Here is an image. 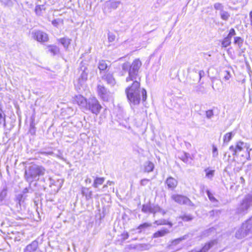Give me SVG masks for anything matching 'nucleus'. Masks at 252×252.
Instances as JSON below:
<instances>
[{
  "label": "nucleus",
  "mask_w": 252,
  "mask_h": 252,
  "mask_svg": "<svg viewBox=\"0 0 252 252\" xmlns=\"http://www.w3.org/2000/svg\"><path fill=\"white\" fill-rule=\"evenodd\" d=\"M131 85L127 87L125 90L128 100L131 106L139 104L141 95L142 100L145 101L147 99V92L145 89L140 88V80H132Z\"/></svg>",
  "instance_id": "nucleus-1"
},
{
  "label": "nucleus",
  "mask_w": 252,
  "mask_h": 252,
  "mask_svg": "<svg viewBox=\"0 0 252 252\" xmlns=\"http://www.w3.org/2000/svg\"><path fill=\"white\" fill-rule=\"evenodd\" d=\"M142 65V62L139 59H135L131 63L126 62L122 65L123 71L128 72V76L126 78V82L132 80H140L141 77L139 74L140 68Z\"/></svg>",
  "instance_id": "nucleus-2"
},
{
  "label": "nucleus",
  "mask_w": 252,
  "mask_h": 252,
  "mask_svg": "<svg viewBox=\"0 0 252 252\" xmlns=\"http://www.w3.org/2000/svg\"><path fill=\"white\" fill-rule=\"evenodd\" d=\"M46 169L42 166L37 164H32L25 171V177L28 182L38 180L39 177L43 176Z\"/></svg>",
  "instance_id": "nucleus-3"
},
{
  "label": "nucleus",
  "mask_w": 252,
  "mask_h": 252,
  "mask_svg": "<svg viewBox=\"0 0 252 252\" xmlns=\"http://www.w3.org/2000/svg\"><path fill=\"white\" fill-rule=\"evenodd\" d=\"M252 206V195L247 194L240 202L236 208V213L245 215L248 213Z\"/></svg>",
  "instance_id": "nucleus-4"
},
{
  "label": "nucleus",
  "mask_w": 252,
  "mask_h": 252,
  "mask_svg": "<svg viewBox=\"0 0 252 252\" xmlns=\"http://www.w3.org/2000/svg\"><path fill=\"white\" fill-rule=\"evenodd\" d=\"M229 150L233 152L232 155L236 156L240 152H245L249 157H250V152L252 150L250 145L241 141L237 142L234 145H232L229 147Z\"/></svg>",
  "instance_id": "nucleus-5"
},
{
  "label": "nucleus",
  "mask_w": 252,
  "mask_h": 252,
  "mask_svg": "<svg viewBox=\"0 0 252 252\" xmlns=\"http://www.w3.org/2000/svg\"><path fill=\"white\" fill-rule=\"evenodd\" d=\"M97 92L98 96L104 101H108L112 97V93L102 85H97Z\"/></svg>",
  "instance_id": "nucleus-6"
},
{
  "label": "nucleus",
  "mask_w": 252,
  "mask_h": 252,
  "mask_svg": "<svg viewBox=\"0 0 252 252\" xmlns=\"http://www.w3.org/2000/svg\"><path fill=\"white\" fill-rule=\"evenodd\" d=\"M101 109V106L96 98L93 97L89 99L87 110H90L93 113L97 114Z\"/></svg>",
  "instance_id": "nucleus-7"
},
{
  "label": "nucleus",
  "mask_w": 252,
  "mask_h": 252,
  "mask_svg": "<svg viewBox=\"0 0 252 252\" xmlns=\"http://www.w3.org/2000/svg\"><path fill=\"white\" fill-rule=\"evenodd\" d=\"M171 197L173 200L179 204H185L189 206H193V203L189 198L185 196L174 194L171 195Z\"/></svg>",
  "instance_id": "nucleus-8"
},
{
  "label": "nucleus",
  "mask_w": 252,
  "mask_h": 252,
  "mask_svg": "<svg viewBox=\"0 0 252 252\" xmlns=\"http://www.w3.org/2000/svg\"><path fill=\"white\" fill-rule=\"evenodd\" d=\"M73 103L77 104L80 108L87 110L88 108V101L83 95L78 94L73 97Z\"/></svg>",
  "instance_id": "nucleus-9"
},
{
  "label": "nucleus",
  "mask_w": 252,
  "mask_h": 252,
  "mask_svg": "<svg viewBox=\"0 0 252 252\" xmlns=\"http://www.w3.org/2000/svg\"><path fill=\"white\" fill-rule=\"evenodd\" d=\"M32 38L40 42H47L49 38L47 33L40 31H34L32 33Z\"/></svg>",
  "instance_id": "nucleus-10"
},
{
  "label": "nucleus",
  "mask_w": 252,
  "mask_h": 252,
  "mask_svg": "<svg viewBox=\"0 0 252 252\" xmlns=\"http://www.w3.org/2000/svg\"><path fill=\"white\" fill-rule=\"evenodd\" d=\"M50 187L53 189L55 191H58L61 188L63 181V179H57L50 178Z\"/></svg>",
  "instance_id": "nucleus-11"
},
{
  "label": "nucleus",
  "mask_w": 252,
  "mask_h": 252,
  "mask_svg": "<svg viewBox=\"0 0 252 252\" xmlns=\"http://www.w3.org/2000/svg\"><path fill=\"white\" fill-rule=\"evenodd\" d=\"M102 79L106 81L107 83L111 86H114L116 84V80L112 73H107L102 77Z\"/></svg>",
  "instance_id": "nucleus-12"
},
{
  "label": "nucleus",
  "mask_w": 252,
  "mask_h": 252,
  "mask_svg": "<svg viewBox=\"0 0 252 252\" xmlns=\"http://www.w3.org/2000/svg\"><path fill=\"white\" fill-rule=\"evenodd\" d=\"M249 234V233L246 230L245 228H243V226L242 224L241 226L236 230L235 237L237 239H241L245 238Z\"/></svg>",
  "instance_id": "nucleus-13"
},
{
  "label": "nucleus",
  "mask_w": 252,
  "mask_h": 252,
  "mask_svg": "<svg viewBox=\"0 0 252 252\" xmlns=\"http://www.w3.org/2000/svg\"><path fill=\"white\" fill-rule=\"evenodd\" d=\"M165 183L168 189H173L177 187L178 182L174 178L170 177L166 179Z\"/></svg>",
  "instance_id": "nucleus-14"
},
{
  "label": "nucleus",
  "mask_w": 252,
  "mask_h": 252,
  "mask_svg": "<svg viewBox=\"0 0 252 252\" xmlns=\"http://www.w3.org/2000/svg\"><path fill=\"white\" fill-rule=\"evenodd\" d=\"M169 233V230L168 229L163 228L154 233L153 238H159L163 237Z\"/></svg>",
  "instance_id": "nucleus-15"
},
{
  "label": "nucleus",
  "mask_w": 252,
  "mask_h": 252,
  "mask_svg": "<svg viewBox=\"0 0 252 252\" xmlns=\"http://www.w3.org/2000/svg\"><path fill=\"white\" fill-rule=\"evenodd\" d=\"M249 234L252 233V217L242 224Z\"/></svg>",
  "instance_id": "nucleus-16"
},
{
  "label": "nucleus",
  "mask_w": 252,
  "mask_h": 252,
  "mask_svg": "<svg viewBox=\"0 0 252 252\" xmlns=\"http://www.w3.org/2000/svg\"><path fill=\"white\" fill-rule=\"evenodd\" d=\"M38 247L37 241H33L31 244L28 245L25 250L24 252H34Z\"/></svg>",
  "instance_id": "nucleus-17"
},
{
  "label": "nucleus",
  "mask_w": 252,
  "mask_h": 252,
  "mask_svg": "<svg viewBox=\"0 0 252 252\" xmlns=\"http://www.w3.org/2000/svg\"><path fill=\"white\" fill-rule=\"evenodd\" d=\"M88 78V72H86L85 69L83 70L81 74L80 77L78 79V83L81 87H83L85 82L87 81Z\"/></svg>",
  "instance_id": "nucleus-18"
},
{
  "label": "nucleus",
  "mask_w": 252,
  "mask_h": 252,
  "mask_svg": "<svg viewBox=\"0 0 252 252\" xmlns=\"http://www.w3.org/2000/svg\"><path fill=\"white\" fill-rule=\"evenodd\" d=\"M82 194L85 196L87 200H89L92 198V191L90 190L89 188L83 187L81 190Z\"/></svg>",
  "instance_id": "nucleus-19"
},
{
  "label": "nucleus",
  "mask_w": 252,
  "mask_h": 252,
  "mask_svg": "<svg viewBox=\"0 0 252 252\" xmlns=\"http://www.w3.org/2000/svg\"><path fill=\"white\" fill-rule=\"evenodd\" d=\"M234 134L235 133L233 132H230L225 134L223 137V143L227 144L228 142L232 139Z\"/></svg>",
  "instance_id": "nucleus-20"
},
{
  "label": "nucleus",
  "mask_w": 252,
  "mask_h": 252,
  "mask_svg": "<svg viewBox=\"0 0 252 252\" xmlns=\"http://www.w3.org/2000/svg\"><path fill=\"white\" fill-rule=\"evenodd\" d=\"M216 243V241H212L206 244L199 252H207L211 247Z\"/></svg>",
  "instance_id": "nucleus-21"
},
{
  "label": "nucleus",
  "mask_w": 252,
  "mask_h": 252,
  "mask_svg": "<svg viewBox=\"0 0 252 252\" xmlns=\"http://www.w3.org/2000/svg\"><path fill=\"white\" fill-rule=\"evenodd\" d=\"M154 168V165L152 162L147 161L145 163L144 169L146 172H151L153 170Z\"/></svg>",
  "instance_id": "nucleus-22"
},
{
  "label": "nucleus",
  "mask_w": 252,
  "mask_h": 252,
  "mask_svg": "<svg viewBox=\"0 0 252 252\" xmlns=\"http://www.w3.org/2000/svg\"><path fill=\"white\" fill-rule=\"evenodd\" d=\"M58 40L65 49H67L69 45L70 44V39L67 38H62L59 39Z\"/></svg>",
  "instance_id": "nucleus-23"
},
{
  "label": "nucleus",
  "mask_w": 252,
  "mask_h": 252,
  "mask_svg": "<svg viewBox=\"0 0 252 252\" xmlns=\"http://www.w3.org/2000/svg\"><path fill=\"white\" fill-rule=\"evenodd\" d=\"M104 182V178L103 177H96L93 183V186L94 188H97L99 185H102Z\"/></svg>",
  "instance_id": "nucleus-24"
},
{
  "label": "nucleus",
  "mask_w": 252,
  "mask_h": 252,
  "mask_svg": "<svg viewBox=\"0 0 252 252\" xmlns=\"http://www.w3.org/2000/svg\"><path fill=\"white\" fill-rule=\"evenodd\" d=\"M48 51L52 53L53 55H55L59 53V48L55 45H49L47 46Z\"/></svg>",
  "instance_id": "nucleus-25"
},
{
  "label": "nucleus",
  "mask_w": 252,
  "mask_h": 252,
  "mask_svg": "<svg viewBox=\"0 0 252 252\" xmlns=\"http://www.w3.org/2000/svg\"><path fill=\"white\" fill-rule=\"evenodd\" d=\"M154 223L157 224L158 225H168L170 226V227H171L173 225L172 223H171V222H169L167 220L164 219L156 220L155 221Z\"/></svg>",
  "instance_id": "nucleus-26"
},
{
  "label": "nucleus",
  "mask_w": 252,
  "mask_h": 252,
  "mask_svg": "<svg viewBox=\"0 0 252 252\" xmlns=\"http://www.w3.org/2000/svg\"><path fill=\"white\" fill-rule=\"evenodd\" d=\"M121 1L118 0H111L108 2L109 7L113 9L117 8L120 5Z\"/></svg>",
  "instance_id": "nucleus-27"
},
{
  "label": "nucleus",
  "mask_w": 252,
  "mask_h": 252,
  "mask_svg": "<svg viewBox=\"0 0 252 252\" xmlns=\"http://www.w3.org/2000/svg\"><path fill=\"white\" fill-rule=\"evenodd\" d=\"M214 7L215 10H218L220 13H222L224 11V5L220 2H216L214 4Z\"/></svg>",
  "instance_id": "nucleus-28"
},
{
  "label": "nucleus",
  "mask_w": 252,
  "mask_h": 252,
  "mask_svg": "<svg viewBox=\"0 0 252 252\" xmlns=\"http://www.w3.org/2000/svg\"><path fill=\"white\" fill-rule=\"evenodd\" d=\"M108 65L106 63V62L103 60H101L99 62L98 68L100 71H103L107 69Z\"/></svg>",
  "instance_id": "nucleus-29"
},
{
  "label": "nucleus",
  "mask_w": 252,
  "mask_h": 252,
  "mask_svg": "<svg viewBox=\"0 0 252 252\" xmlns=\"http://www.w3.org/2000/svg\"><path fill=\"white\" fill-rule=\"evenodd\" d=\"M161 212L162 214H164L165 212L164 211L162 210L159 206L157 205H151V213H156L157 212Z\"/></svg>",
  "instance_id": "nucleus-30"
},
{
  "label": "nucleus",
  "mask_w": 252,
  "mask_h": 252,
  "mask_svg": "<svg viewBox=\"0 0 252 252\" xmlns=\"http://www.w3.org/2000/svg\"><path fill=\"white\" fill-rule=\"evenodd\" d=\"M206 173V177L209 179H212L214 175L215 170H210L209 168L205 170Z\"/></svg>",
  "instance_id": "nucleus-31"
},
{
  "label": "nucleus",
  "mask_w": 252,
  "mask_h": 252,
  "mask_svg": "<svg viewBox=\"0 0 252 252\" xmlns=\"http://www.w3.org/2000/svg\"><path fill=\"white\" fill-rule=\"evenodd\" d=\"M220 18L222 20H224L225 21H227L230 16V13L228 11H226L225 10L222 13H220Z\"/></svg>",
  "instance_id": "nucleus-32"
},
{
  "label": "nucleus",
  "mask_w": 252,
  "mask_h": 252,
  "mask_svg": "<svg viewBox=\"0 0 252 252\" xmlns=\"http://www.w3.org/2000/svg\"><path fill=\"white\" fill-rule=\"evenodd\" d=\"M231 39L227 37L224 38L221 43L222 46L223 47L228 46L231 44Z\"/></svg>",
  "instance_id": "nucleus-33"
},
{
  "label": "nucleus",
  "mask_w": 252,
  "mask_h": 252,
  "mask_svg": "<svg viewBox=\"0 0 252 252\" xmlns=\"http://www.w3.org/2000/svg\"><path fill=\"white\" fill-rule=\"evenodd\" d=\"M234 44H237L238 47L240 48L242 46L243 40L241 37L237 36L234 38Z\"/></svg>",
  "instance_id": "nucleus-34"
},
{
  "label": "nucleus",
  "mask_w": 252,
  "mask_h": 252,
  "mask_svg": "<svg viewBox=\"0 0 252 252\" xmlns=\"http://www.w3.org/2000/svg\"><path fill=\"white\" fill-rule=\"evenodd\" d=\"M5 121V115L0 108V126H4Z\"/></svg>",
  "instance_id": "nucleus-35"
},
{
  "label": "nucleus",
  "mask_w": 252,
  "mask_h": 252,
  "mask_svg": "<svg viewBox=\"0 0 252 252\" xmlns=\"http://www.w3.org/2000/svg\"><path fill=\"white\" fill-rule=\"evenodd\" d=\"M186 236H184L181 238L176 239L172 241L171 243L172 245H176L179 243H180L182 240H185L186 239Z\"/></svg>",
  "instance_id": "nucleus-36"
},
{
  "label": "nucleus",
  "mask_w": 252,
  "mask_h": 252,
  "mask_svg": "<svg viewBox=\"0 0 252 252\" xmlns=\"http://www.w3.org/2000/svg\"><path fill=\"white\" fill-rule=\"evenodd\" d=\"M207 194L211 201L214 203L217 202V200L214 197L213 194L209 190H207Z\"/></svg>",
  "instance_id": "nucleus-37"
},
{
  "label": "nucleus",
  "mask_w": 252,
  "mask_h": 252,
  "mask_svg": "<svg viewBox=\"0 0 252 252\" xmlns=\"http://www.w3.org/2000/svg\"><path fill=\"white\" fill-rule=\"evenodd\" d=\"M151 205H144L143 206L142 210L144 213H151Z\"/></svg>",
  "instance_id": "nucleus-38"
},
{
  "label": "nucleus",
  "mask_w": 252,
  "mask_h": 252,
  "mask_svg": "<svg viewBox=\"0 0 252 252\" xmlns=\"http://www.w3.org/2000/svg\"><path fill=\"white\" fill-rule=\"evenodd\" d=\"M218 149L216 146L215 145L213 146V151H212V156L214 158H216L218 156Z\"/></svg>",
  "instance_id": "nucleus-39"
},
{
  "label": "nucleus",
  "mask_w": 252,
  "mask_h": 252,
  "mask_svg": "<svg viewBox=\"0 0 252 252\" xmlns=\"http://www.w3.org/2000/svg\"><path fill=\"white\" fill-rule=\"evenodd\" d=\"M206 116L207 118L210 119L214 116V113L212 110H208L206 111Z\"/></svg>",
  "instance_id": "nucleus-40"
},
{
  "label": "nucleus",
  "mask_w": 252,
  "mask_h": 252,
  "mask_svg": "<svg viewBox=\"0 0 252 252\" xmlns=\"http://www.w3.org/2000/svg\"><path fill=\"white\" fill-rule=\"evenodd\" d=\"M236 34L235 31L234 29L232 28L230 30L227 36V37L231 39L232 37Z\"/></svg>",
  "instance_id": "nucleus-41"
},
{
  "label": "nucleus",
  "mask_w": 252,
  "mask_h": 252,
  "mask_svg": "<svg viewBox=\"0 0 252 252\" xmlns=\"http://www.w3.org/2000/svg\"><path fill=\"white\" fill-rule=\"evenodd\" d=\"M231 78V75L230 74V73L229 72H228L227 71H225L224 72V77H223V79L225 80V81H228L229 80V79Z\"/></svg>",
  "instance_id": "nucleus-42"
},
{
  "label": "nucleus",
  "mask_w": 252,
  "mask_h": 252,
  "mask_svg": "<svg viewBox=\"0 0 252 252\" xmlns=\"http://www.w3.org/2000/svg\"><path fill=\"white\" fill-rule=\"evenodd\" d=\"M108 38L109 42H113L115 39V35L111 33H108Z\"/></svg>",
  "instance_id": "nucleus-43"
},
{
  "label": "nucleus",
  "mask_w": 252,
  "mask_h": 252,
  "mask_svg": "<svg viewBox=\"0 0 252 252\" xmlns=\"http://www.w3.org/2000/svg\"><path fill=\"white\" fill-rule=\"evenodd\" d=\"M62 22V21L60 20V19H56L53 20L52 23L54 26L58 27L59 24Z\"/></svg>",
  "instance_id": "nucleus-44"
},
{
  "label": "nucleus",
  "mask_w": 252,
  "mask_h": 252,
  "mask_svg": "<svg viewBox=\"0 0 252 252\" xmlns=\"http://www.w3.org/2000/svg\"><path fill=\"white\" fill-rule=\"evenodd\" d=\"M151 226V224H149L148 223H144L138 226V229H142V228H147V227H150Z\"/></svg>",
  "instance_id": "nucleus-45"
},
{
  "label": "nucleus",
  "mask_w": 252,
  "mask_h": 252,
  "mask_svg": "<svg viewBox=\"0 0 252 252\" xmlns=\"http://www.w3.org/2000/svg\"><path fill=\"white\" fill-rule=\"evenodd\" d=\"M149 181V180L147 179H142L141 180L140 184L141 186H145L147 184V183H148Z\"/></svg>",
  "instance_id": "nucleus-46"
},
{
  "label": "nucleus",
  "mask_w": 252,
  "mask_h": 252,
  "mask_svg": "<svg viewBox=\"0 0 252 252\" xmlns=\"http://www.w3.org/2000/svg\"><path fill=\"white\" fill-rule=\"evenodd\" d=\"M199 79L200 80L202 77L205 75V72L203 70H200L199 72Z\"/></svg>",
  "instance_id": "nucleus-47"
},
{
  "label": "nucleus",
  "mask_w": 252,
  "mask_h": 252,
  "mask_svg": "<svg viewBox=\"0 0 252 252\" xmlns=\"http://www.w3.org/2000/svg\"><path fill=\"white\" fill-rule=\"evenodd\" d=\"M239 183L242 184H245V179L243 177H241L239 179Z\"/></svg>",
  "instance_id": "nucleus-48"
},
{
  "label": "nucleus",
  "mask_w": 252,
  "mask_h": 252,
  "mask_svg": "<svg viewBox=\"0 0 252 252\" xmlns=\"http://www.w3.org/2000/svg\"><path fill=\"white\" fill-rule=\"evenodd\" d=\"M123 236L124 237V239L125 240V239H126L128 238L129 235H128V234L127 233H124L123 234Z\"/></svg>",
  "instance_id": "nucleus-49"
},
{
  "label": "nucleus",
  "mask_w": 252,
  "mask_h": 252,
  "mask_svg": "<svg viewBox=\"0 0 252 252\" xmlns=\"http://www.w3.org/2000/svg\"><path fill=\"white\" fill-rule=\"evenodd\" d=\"M85 182L87 183V184H90L92 182V180L90 178H87L85 180Z\"/></svg>",
  "instance_id": "nucleus-50"
},
{
  "label": "nucleus",
  "mask_w": 252,
  "mask_h": 252,
  "mask_svg": "<svg viewBox=\"0 0 252 252\" xmlns=\"http://www.w3.org/2000/svg\"><path fill=\"white\" fill-rule=\"evenodd\" d=\"M183 220H186V221H188L189 220H191V218H190L188 216H185L183 218Z\"/></svg>",
  "instance_id": "nucleus-51"
},
{
  "label": "nucleus",
  "mask_w": 252,
  "mask_h": 252,
  "mask_svg": "<svg viewBox=\"0 0 252 252\" xmlns=\"http://www.w3.org/2000/svg\"><path fill=\"white\" fill-rule=\"evenodd\" d=\"M107 184L108 186H111V185H114V183L113 181H108L107 182Z\"/></svg>",
  "instance_id": "nucleus-52"
},
{
  "label": "nucleus",
  "mask_w": 252,
  "mask_h": 252,
  "mask_svg": "<svg viewBox=\"0 0 252 252\" xmlns=\"http://www.w3.org/2000/svg\"><path fill=\"white\" fill-rule=\"evenodd\" d=\"M250 18L251 21V25H252V11L250 13Z\"/></svg>",
  "instance_id": "nucleus-53"
},
{
  "label": "nucleus",
  "mask_w": 252,
  "mask_h": 252,
  "mask_svg": "<svg viewBox=\"0 0 252 252\" xmlns=\"http://www.w3.org/2000/svg\"><path fill=\"white\" fill-rule=\"evenodd\" d=\"M40 9V6H37L35 8V11L36 12V13H38V10Z\"/></svg>",
  "instance_id": "nucleus-54"
},
{
  "label": "nucleus",
  "mask_w": 252,
  "mask_h": 252,
  "mask_svg": "<svg viewBox=\"0 0 252 252\" xmlns=\"http://www.w3.org/2000/svg\"><path fill=\"white\" fill-rule=\"evenodd\" d=\"M44 154H47V155H52L53 154V153L51 152H48V153H44Z\"/></svg>",
  "instance_id": "nucleus-55"
},
{
  "label": "nucleus",
  "mask_w": 252,
  "mask_h": 252,
  "mask_svg": "<svg viewBox=\"0 0 252 252\" xmlns=\"http://www.w3.org/2000/svg\"><path fill=\"white\" fill-rule=\"evenodd\" d=\"M107 187H108V185H107V184H106V185H104V186H103V188H103V189H104V188H107Z\"/></svg>",
  "instance_id": "nucleus-56"
},
{
  "label": "nucleus",
  "mask_w": 252,
  "mask_h": 252,
  "mask_svg": "<svg viewBox=\"0 0 252 252\" xmlns=\"http://www.w3.org/2000/svg\"><path fill=\"white\" fill-rule=\"evenodd\" d=\"M185 156H186V158H188V156H189V154H187V153H185Z\"/></svg>",
  "instance_id": "nucleus-57"
},
{
  "label": "nucleus",
  "mask_w": 252,
  "mask_h": 252,
  "mask_svg": "<svg viewBox=\"0 0 252 252\" xmlns=\"http://www.w3.org/2000/svg\"><path fill=\"white\" fill-rule=\"evenodd\" d=\"M98 194H96V195H95V197L96 198H98Z\"/></svg>",
  "instance_id": "nucleus-58"
},
{
  "label": "nucleus",
  "mask_w": 252,
  "mask_h": 252,
  "mask_svg": "<svg viewBox=\"0 0 252 252\" xmlns=\"http://www.w3.org/2000/svg\"><path fill=\"white\" fill-rule=\"evenodd\" d=\"M19 234H20L19 233H17V235H19ZM16 239H18V236H17Z\"/></svg>",
  "instance_id": "nucleus-59"
}]
</instances>
